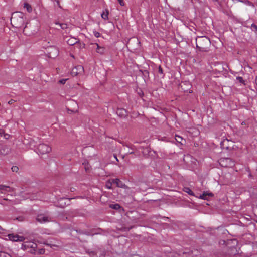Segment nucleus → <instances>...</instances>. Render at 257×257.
I'll use <instances>...</instances> for the list:
<instances>
[{"mask_svg": "<svg viewBox=\"0 0 257 257\" xmlns=\"http://www.w3.org/2000/svg\"><path fill=\"white\" fill-rule=\"evenodd\" d=\"M34 252H32V254H43L45 253V249L44 248H38V247L36 248H35Z\"/></svg>", "mask_w": 257, "mask_h": 257, "instance_id": "nucleus-14", "label": "nucleus"}, {"mask_svg": "<svg viewBox=\"0 0 257 257\" xmlns=\"http://www.w3.org/2000/svg\"><path fill=\"white\" fill-rule=\"evenodd\" d=\"M10 152V149L9 147L3 146L0 147V154L3 155L8 154Z\"/></svg>", "mask_w": 257, "mask_h": 257, "instance_id": "nucleus-12", "label": "nucleus"}, {"mask_svg": "<svg viewBox=\"0 0 257 257\" xmlns=\"http://www.w3.org/2000/svg\"><path fill=\"white\" fill-rule=\"evenodd\" d=\"M24 8L26 9L27 10V12L29 13L31 12L32 11V8L31 6L27 3H25L24 4Z\"/></svg>", "mask_w": 257, "mask_h": 257, "instance_id": "nucleus-20", "label": "nucleus"}, {"mask_svg": "<svg viewBox=\"0 0 257 257\" xmlns=\"http://www.w3.org/2000/svg\"><path fill=\"white\" fill-rule=\"evenodd\" d=\"M38 31V25L37 22L27 23L23 29V33L30 36L35 34Z\"/></svg>", "mask_w": 257, "mask_h": 257, "instance_id": "nucleus-3", "label": "nucleus"}, {"mask_svg": "<svg viewBox=\"0 0 257 257\" xmlns=\"http://www.w3.org/2000/svg\"><path fill=\"white\" fill-rule=\"evenodd\" d=\"M129 154H134V152L133 151H131L130 152H128Z\"/></svg>", "mask_w": 257, "mask_h": 257, "instance_id": "nucleus-40", "label": "nucleus"}, {"mask_svg": "<svg viewBox=\"0 0 257 257\" xmlns=\"http://www.w3.org/2000/svg\"><path fill=\"white\" fill-rule=\"evenodd\" d=\"M25 22L24 14L21 12H15L12 14L11 23L15 28L22 27Z\"/></svg>", "mask_w": 257, "mask_h": 257, "instance_id": "nucleus-2", "label": "nucleus"}, {"mask_svg": "<svg viewBox=\"0 0 257 257\" xmlns=\"http://www.w3.org/2000/svg\"><path fill=\"white\" fill-rule=\"evenodd\" d=\"M4 200H8V199H6V198H4Z\"/></svg>", "mask_w": 257, "mask_h": 257, "instance_id": "nucleus-43", "label": "nucleus"}, {"mask_svg": "<svg viewBox=\"0 0 257 257\" xmlns=\"http://www.w3.org/2000/svg\"><path fill=\"white\" fill-rule=\"evenodd\" d=\"M180 88L184 92H188L190 93V89L191 87V84L189 82H183L180 84Z\"/></svg>", "mask_w": 257, "mask_h": 257, "instance_id": "nucleus-11", "label": "nucleus"}, {"mask_svg": "<svg viewBox=\"0 0 257 257\" xmlns=\"http://www.w3.org/2000/svg\"><path fill=\"white\" fill-rule=\"evenodd\" d=\"M132 41V40H130V41H128V42L127 43L128 45H131Z\"/></svg>", "mask_w": 257, "mask_h": 257, "instance_id": "nucleus-38", "label": "nucleus"}, {"mask_svg": "<svg viewBox=\"0 0 257 257\" xmlns=\"http://www.w3.org/2000/svg\"><path fill=\"white\" fill-rule=\"evenodd\" d=\"M116 159L118 161V159H117V158H116V157H115Z\"/></svg>", "mask_w": 257, "mask_h": 257, "instance_id": "nucleus-48", "label": "nucleus"}, {"mask_svg": "<svg viewBox=\"0 0 257 257\" xmlns=\"http://www.w3.org/2000/svg\"><path fill=\"white\" fill-rule=\"evenodd\" d=\"M8 237L10 240L13 241H23L25 240V238L23 236H19L13 233L9 234Z\"/></svg>", "mask_w": 257, "mask_h": 257, "instance_id": "nucleus-9", "label": "nucleus"}, {"mask_svg": "<svg viewBox=\"0 0 257 257\" xmlns=\"http://www.w3.org/2000/svg\"><path fill=\"white\" fill-rule=\"evenodd\" d=\"M11 169L13 172H17L19 170V168L17 166H13Z\"/></svg>", "mask_w": 257, "mask_h": 257, "instance_id": "nucleus-30", "label": "nucleus"}, {"mask_svg": "<svg viewBox=\"0 0 257 257\" xmlns=\"http://www.w3.org/2000/svg\"><path fill=\"white\" fill-rule=\"evenodd\" d=\"M219 163L223 167H233L235 165L234 161L229 158H220Z\"/></svg>", "mask_w": 257, "mask_h": 257, "instance_id": "nucleus-5", "label": "nucleus"}, {"mask_svg": "<svg viewBox=\"0 0 257 257\" xmlns=\"http://www.w3.org/2000/svg\"><path fill=\"white\" fill-rule=\"evenodd\" d=\"M97 45L96 52L99 54H103L105 53V49L104 47L100 46L98 44H96Z\"/></svg>", "mask_w": 257, "mask_h": 257, "instance_id": "nucleus-16", "label": "nucleus"}, {"mask_svg": "<svg viewBox=\"0 0 257 257\" xmlns=\"http://www.w3.org/2000/svg\"><path fill=\"white\" fill-rule=\"evenodd\" d=\"M213 1H218V0H212Z\"/></svg>", "mask_w": 257, "mask_h": 257, "instance_id": "nucleus-45", "label": "nucleus"}, {"mask_svg": "<svg viewBox=\"0 0 257 257\" xmlns=\"http://www.w3.org/2000/svg\"><path fill=\"white\" fill-rule=\"evenodd\" d=\"M251 27L252 29H254L257 32V25L255 24H252L251 26Z\"/></svg>", "mask_w": 257, "mask_h": 257, "instance_id": "nucleus-32", "label": "nucleus"}, {"mask_svg": "<svg viewBox=\"0 0 257 257\" xmlns=\"http://www.w3.org/2000/svg\"><path fill=\"white\" fill-rule=\"evenodd\" d=\"M112 180H113V184H115L116 186L120 188H125L126 185L123 184L122 181L118 179H112Z\"/></svg>", "mask_w": 257, "mask_h": 257, "instance_id": "nucleus-13", "label": "nucleus"}, {"mask_svg": "<svg viewBox=\"0 0 257 257\" xmlns=\"http://www.w3.org/2000/svg\"><path fill=\"white\" fill-rule=\"evenodd\" d=\"M68 112H69V111L73 112V111H72V110H70V109H68Z\"/></svg>", "mask_w": 257, "mask_h": 257, "instance_id": "nucleus-41", "label": "nucleus"}, {"mask_svg": "<svg viewBox=\"0 0 257 257\" xmlns=\"http://www.w3.org/2000/svg\"><path fill=\"white\" fill-rule=\"evenodd\" d=\"M256 83L257 84V78L256 79Z\"/></svg>", "mask_w": 257, "mask_h": 257, "instance_id": "nucleus-47", "label": "nucleus"}, {"mask_svg": "<svg viewBox=\"0 0 257 257\" xmlns=\"http://www.w3.org/2000/svg\"><path fill=\"white\" fill-rule=\"evenodd\" d=\"M113 180H112V179H109L106 182L105 184V187L109 189H112V185L113 184Z\"/></svg>", "mask_w": 257, "mask_h": 257, "instance_id": "nucleus-17", "label": "nucleus"}, {"mask_svg": "<svg viewBox=\"0 0 257 257\" xmlns=\"http://www.w3.org/2000/svg\"><path fill=\"white\" fill-rule=\"evenodd\" d=\"M37 247V244L36 243L28 241H24L21 246V248L23 250L27 251L31 253H32V252H34V249Z\"/></svg>", "mask_w": 257, "mask_h": 257, "instance_id": "nucleus-4", "label": "nucleus"}, {"mask_svg": "<svg viewBox=\"0 0 257 257\" xmlns=\"http://www.w3.org/2000/svg\"><path fill=\"white\" fill-rule=\"evenodd\" d=\"M158 72L159 73H160L161 74H163V69L161 68V67L160 66L158 68Z\"/></svg>", "mask_w": 257, "mask_h": 257, "instance_id": "nucleus-34", "label": "nucleus"}, {"mask_svg": "<svg viewBox=\"0 0 257 257\" xmlns=\"http://www.w3.org/2000/svg\"><path fill=\"white\" fill-rule=\"evenodd\" d=\"M245 3L247 5H250V6H251L252 7H254V5L251 3L250 2V1H246L245 2Z\"/></svg>", "mask_w": 257, "mask_h": 257, "instance_id": "nucleus-33", "label": "nucleus"}, {"mask_svg": "<svg viewBox=\"0 0 257 257\" xmlns=\"http://www.w3.org/2000/svg\"><path fill=\"white\" fill-rule=\"evenodd\" d=\"M39 152L41 154H46L51 151V148L46 144H40L38 146Z\"/></svg>", "mask_w": 257, "mask_h": 257, "instance_id": "nucleus-7", "label": "nucleus"}, {"mask_svg": "<svg viewBox=\"0 0 257 257\" xmlns=\"http://www.w3.org/2000/svg\"><path fill=\"white\" fill-rule=\"evenodd\" d=\"M93 34L97 38L100 37L101 36L100 33L98 32H97L96 31H93Z\"/></svg>", "mask_w": 257, "mask_h": 257, "instance_id": "nucleus-28", "label": "nucleus"}, {"mask_svg": "<svg viewBox=\"0 0 257 257\" xmlns=\"http://www.w3.org/2000/svg\"><path fill=\"white\" fill-rule=\"evenodd\" d=\"M68 44L72 46L78 42V40L75 38H70L67 41Z\"/></svg>", "mask_w": 257, "mask_h": 257, "instance_id": "nucleus-15", "label": "nucleus"}, {"mask_svg": "<svg viewBox=\"0 0 257 257\" xmlns=\"http://www.w3.org/2000/svg\"><path fill=\"white\" fill-rule=\"evenodd\" d=\"M4 133V131L3 130H0V134H2Z\"/></svg>", "mask_w": 257, "mask_h": 257, "instance_id": "nucleus-39", "label": "nucleus"}, {"mask_svg": "<svg viewBox=\"0 0 257 257\" xmlns=\"http://www.w3.org/2000/svg\"><path fill=\"white\" fill-rule=\"evenodd\" d=\"M1 203L2 205H5V204L4 203Z\"/></svg>", "mask_w": 257, "mask_h": 257, "instance_id": "nucleus-44", "label": "nucleus"}, {"mask_svg": "<svg viewBox=\"0 0 257 257\" xmlns=\"http://www.w3.org/2000/svg\"><path fill=\"white\" fill-rule=\"evenodd\" d=\"M244 123H244V122H242V123H241V124H244Z\"/></svg>", "mask_w": 257, "mask_h": 257, "instance_id": "nucleus-46", "label": "nucleus"}, {"mask_svg": "<svg viewBox=\"0 0 257 257\" xmlns=\"http://www.w3.org/2000/svg\"><path fill=\"white\" fill-rule=\"evenodd\" d=\"M36 219L41 223H44L51 221V217L47 214H39L37 215Z\"/></svg>", "mask_w": 257, "mask_h": 257, "instance_id": "nucleus-6", "label": "nucleus"}, {"mask_svg": "<svg viewBox=\"0 0 257 257\" xmlns=\"http://www.w3.org/2000/svg\"><path fill=\"white\" fill-rule=\"evenodd\" d=\"M196 47L202 52L209 51L211 45V42L209 38L206 36H198L196 39Z\"/></svg>", "mask_w": 257, "mask_h": 257, "instance_id": "nucleus-1", "label": "nucleus"}, {"mask_svg": "<svg viewBox=\"0 0 257 257\" xmlns=\"http://www.w3.org/2000/svg\"><path fill=\"white\" fill-rule=\"evenodd\" d=\"M110 207L114 209H118L120 208V206L118 204H110Z\"/></svg>", "mask_w": 257, "mask_h": 257, "instance_id": "nucleus-24", "label": "nucleus"}, {"mask_svg": "<svg viewBox=\"0 0 257 257\" xmlns=\"http://www.w3.org/2000/svg\"><path fill=\"white\" fill-rule=\"evenodd\" d=\"M15 220H16L20 222H22L25 220V217L23 216H19V217L16 218V219Z\"/></svg>", "mask_w": 257, "mask_h": 257, "instance_id": "nucleus-27", "label": "nucleus"}, {"mask_svg": "<svg viewBox=\"0 0 257 257\" xmlns=\"http://www.w3.org/2000/svg\"><path fill=\"white\" fill-rule=\"evenodd\" d=\"M208 196H212L213 194L211 193H208L204 192L202 195L200 196L199 198L204 200H206L207 199Z\"/></svg>", "mask_w": 257, "mask_h": 257, "instance_id": "nucleus-18", "label": "nucleus"}, {"mask_svg": "<svg viewBox=\"0 0 257 257\" xmlns=\"http://www.w3.org/2000/svg\"><path fill=\"white\" fill-rule=\"evenodd\" d=\"M83 72V67L81 65H77L72 69L71 74L72 76H75L79 74H82Z\"/></svg>", "mask_w": 257, "mask_h": 257, "instance_id": "nucleus-8", "label": "nucleus"}, {"mask_svg": "<svg viewBox=\"0 0 257 257\" xmlns=\"http://www.w3.org/2000/svg\"><path fill=\"white\" fill-rule=\"evenodd\" d=\"M184 191L191 196H194L193 192L188 187H185Z\"/></svg>", "mask_w": 257, "mask_h": 257, "instance_id": "nucleus-22", "label": "nucleus"}, {"mask_svg": "<svg viewBox=\"0 0 257 257\" xmlns=\"http://www.w3.org/2000/svg\"><path fill=\"white\" fill-rule=\"evenodd\" d=\"M132 228V227L128 228H127V229H126V230H130L131 228Z\"/></svg>", "mask_w": 257, "mask_h": 257, "instance_id": "nucleus-42", "label": "nucleus"}, {"mask_svg": "<svg viewBox=\"0 0 257 257\" xmlns=\"http://www.w3.org/2000/svg\"><path fill=\"white\" fill-rule=\"evenodd\" d=\"M237 79H238L240 82H241L243 81V79L241 77H237Z\"/></svg>", "mask_w": 257, "mask_h": 257, "instance_id": "nucleus-37", "label": "nucleus"}, {"mask_svg": "<svg viewBox=\"0 0 257 257\" xmlns=\"http://www.w3.org/2000/svg\"><path fill=\"white\" fill-rule=\"evenodd\" d=\"M117 1L121 6H123L125 4L123 0H117Z\"/></svg>", "mask_w": 257, "mask_h": 257, "instance_id": "nucleus-35", "label": "nucleus"}, {"mask_svg": "<svg viewBox=\"0 0 257 257\" xmlns=\"http://www.w3.org/2000/svg\"><path fill=\"white\" fill-rule=\"evenodd\" d=\"M175 140H176L177 142L180 143L182 144H183L182 141H183V139L181 137L178 135H176Z\"/></svg>", "mask_w": 257, "mask_h": 257, "instance_id": "nucleus-25", "label": "nucleus"}, {"mask_svg": "<svg viewBox=\"0 0 257 257\" xmlns=\"http://www.w3.org/2000/svg\"><path fill=\"white\" fill-rule=\"evenodd\" d=\"M15 102V101L12 99H11L9 101L8 104H10V105H11V104H12Z\"/></svg>", "mask_w": 257, "mask_h": 257, "instance_id": "nucleus-36", "label": "nucleus"}, {"mask_svg": "<svg viewBox=\"0 0 257 257\" xmlns=\"http://www.w3.org/2000/svg\"><path fill=\"white\" fill-rule=\"evenodd\" d=\"M116 113L118 115L123 116L126 115V112L124 109H118Z\"/></svg>", "mask_w": 257, "mask_h": 257, "instance_id": "nucleus-19", "label": "nucleus"}, {"mask_svg": "<svg viewBox=\"0 0 257 257\" xmlns=\"http://www.w3.org/2000/svg\"><path fill=\"white\" fill-rule=\"evenodd\" d=\"M55 24L58 25L62 29H65L68 28L67 24L65 23H59L58 22H56Z\"/></svg>", "mask_w": 257, "mask_h": 257, "instance_id": "nucleus-23", "label": "nucleus"}, {"mask_svg": "<svg viewBox=\"0 0 257 257\" xmlns=\"http://www.w3.org/2000/svg\"><path fill=\"white\" fill-rule=\"evenodd\" d=\"M14 188H11L8 186L0 185V193L2 194H6L7 193H12L14 192Z\"/></svg>", "mask_w": 257, "mask_h": 257, "instance_id": "nucleus-10", "label": "nucleus"}, {"mask_svg": "<svg viewBox=\"0 0 257 257\" xmlns=\"http://www.w3.org/2000/svg\"><path fill=\"white\" fill-rule=\"evenodd\" d=\"M105 11H106L105 12H103L101 14V17L104 20H108V13H109L108 10H106Z\"/></svg>", "mask_w": 257, "mask_h": 257, "instance_id": "nucleus-21", "label": "nucleus"}, {"mask_svg": "<svg viewBox=\"0 0 257 257\" xmlns=\"http://www.w3.org/2000/svg\"><path fill=\"white\" fill-rule=\"evenodd\" d=\"M0 257H11V256L5 252L0 251Z\"/></svg>", "mask_w": 257, "mask_h": 257, "instance_id": "nucleus-26", "label": "nucleus"}, {"mask_svg": "<svg viewBox=\"0 0 257 257\" xmlns=\"http://www.w3.org/2000/svg\"><path fill=\"white\" fill-rule=\"evenodd\" d=\"M53 51H54V56L55 57V56H57L58 55V54H59V52H58V50L56 48H54L53 49Z\"/></svg>", "mask_w": 257, "mask_h": 257, "instance_id": "nucleus-31", "label": "nucleus"}, {"mask_svg": "<svg viewBox=\"0 0 257 257\" xmlns=\"http://www.w3.org/2000/svg\"><path fill=\"white\" fill-rule=\"evenodd\" d=\"M67 80V79H62L58 81V83L60 84H64L66 83Z\"/></svg>", "mask_w": 257, "mask_h": 257, "instance_id": "nucleus-29", "label": "nucleus"}]
</instances>
